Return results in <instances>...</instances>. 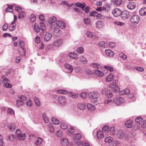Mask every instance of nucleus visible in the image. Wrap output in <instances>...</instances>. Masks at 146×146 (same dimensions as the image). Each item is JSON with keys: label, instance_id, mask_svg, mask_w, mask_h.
I'll return each mask as SVG.
<instances>
[{"label": "nucleus", "instance_id": "b1692460", "mask_svg": "<svg viewBox=\"0 0 146 146\" xmlns=\"http://www.w3.org/2000/svg\"><path fill=\"white\" fill-rule=\"evenodd\" d=\"M123 131L121 130H119L117 133V137L119 139H122L123 137Z\"/></svg>", "mask_w": 146, "mask_h": 146}, {"label": "nucleus", "instance_id": "aec40b11", "mask_svg": "<svg viewBox=\"0 0 146 146\" xmlns=\"http://www.w3.org/2000/svg\"><path fill=\"white\" fill-rule=\"evenodd\" d=\"M140 15L142 16L146 15V7H144L141 8L139 11Z\"/></svg>", "mask_w": 146, "mask_h": 146}, {"label": "nucleus", "instance_id": "bb28decb", "mask_svg": "<svg viewBox=\"0 0 146 146\" xmlns=\"http://www.w3.org/2000/svg\"><path fill=\"white\" fill-rule=\"evenodd\" d=\"M16 128V127L13 123L10 124L8 126L9 130L11 131H14L15 129Z\"/></svg>", "mask_w": 146, "mask_h": 146}, {"label": "nucleus", "instance_id": "6e6d98bb", "mask_svg": "<svg viewBox=\"0 0 146 146\" xmlns=\"http://www.w3.org/2000/svg\"><path fill=\"white\" fill-rule=\"evenodd\" d=\"M7 122L6 121H3L1 123V126L3 127H6L7 126Z\"/></svg>", "mask_w": 146, "mask_h": 146}, {"label": "nucleus", "instance_id": "774afa93", "mask_svg": "<svg viewBox=\"0 0 146 146\" xmlns=\"http://www.w3.org/2000/svg\"><path fill=\"white\" fill-rule=\"evenodd\" d=\"M38 18L40 21H43L44 20V16L43 15H40L38 16Z\"/></svg>", "mask_w": 146, "mask_h": 146}, {"label": "nucleus", "instance_id": "4c0bfd02", "mask_svg": "<svg viewBox=\"0 0 146 146\" xmlns=\"http://www.w3.org/2000/svg\"><path fill=\"white\" fill-rule=\"evenodd\" d=\"M102 130L105 133H107L110 131L109 127L108 125H105L103 127Z\"/></svg>", "mask_w": 146, "mask_h": 146}, {"label": "nucleus", "instance_id": "1a4fd4ad", "mask_svg": "<svg viewBox=\"0 0 146 146\" xmlns=\"http://www.w3.org/2000/svg\"><path fill=\"white\" fill-rule=\"evenodd\" d=\"M121 9L118 8H115L113 10L112 13L115 17H117L121 15Z\"/></svg>", "mask_w": 146, "mask_h": 146}, {"label": "nucleus", "instance_id": "7c9ffc66", "mask_svg": "<svg viewBox=\"0 0 146 146\" xmlns=\"http://www.w3.org/2000/svg\"><path fill=\"white\" fill-rule=\"evenodd\" d=\"M104 24V22L100 21H98L96 23V26L97 28H100Z\"/></svg>", "mask_w": 146, "mask_h": 146}, {"label": "nucleus", "instance_id": "2f4dec72", "mask_svg": "<svg viewBox=\"0 0 146 146\" xmlns=\"http://www.w3.org/2000/svg\"><path fill=\"white\" fill-rule=\"evenodd\" d=\"M24 104V102L20 100H17L16 101V105L17 107L20 106Z\"/></svg>", "mask_w": 146, "mask_h": 146}, {"label": "nucleus", "instance_id": "39448f33", "mask_svg": "<svg viewBox=\"0 0 146 146\" xmlns=\"http://www.w3.org/2000/svg\"><path fill=\"white\" fill-rule=\"evenodd\" d=\"M130 16V13L127 10H124L121 11V17L123 20L127 19L129 18Z\"/></svg>", "mask_w": 146, "mask_h": 146}, {"label": "nucleus", "instance_id": "473e14b6", "mask_svg": "<svg viewBox=\"0 0 146 146\" xmlns=\"http://www.w3.org/2000/svg\"><path fill=\"white\" fill-rule=\"evenodd\" d=\"M68 95L73 98H76L78 97V94L76 93L70 92L68 94Z\"/></svg>", "mask_w": 146, "mask_h": 146}, {"label": "nucleus", "instance_id": "680f3d73", "mask_svg": "<svg viewBox=\"0 0 146 146\" xmlns=\"http://www.w3.org/2000/svg\"><path fill=\"white\" fill-rule=\"evenodd\" d=\"M42 141V139L40 137H38L37 138V145L41 144Z\"/></svg>", "mask_w": 146, "mask_h": 146}, {"label": "nucleus", "instance_id": "338daca9", "mask_svg": "<svg viewBox=\"0 0 146 146\" xmlns=\"http://www.w3.org/2000/svg\"><path fill=\"white\" fill-rule=\"evenodd\" d=\"M80 96L83 98H85L87 96V94L86 92H82L80 94Z\"/></svg>", "mask_w": 146, "mask_h": 146}, {"label": "nucleus", "instance_id": "dca6fc26", "mask_svg": "<svg viewBox=\"0 0 146 146\" xmlns=\"http://www.w3.org/2000/svg\"><path fill=\"white\" fill-rule=\"evenodd\" d=\"M133 121L131 120H129L126 121L125 125L126 127L128 128H131L132 127Z\"/></svg>", "mask_w": 146, "mask_h": 146}, {"label": "nucleus", "instance_id": "6e6552de", "mask_svg": "<svg viewBox=\"0 0 146 146\" xmlns=\"http://www.w3.org/2000/svg\"><path fill=\"white\" fill-rule=\"evenodd\" d=\"M37 44H38V47L39 49L42 50L44 49V45L43 43L40 41V37L37 36Z\"/></svg>", "mask_w": 146, "mask_h": 146}, {"label": "nucleus", "instance_id": "69168bd1", "mask_svg": "<svg viewBox=\"0 0 146 146\" xmlns=\"http://www.w3.org/2000/svg\"><path fill=\"white\" fill-rule=\"evenodd\" d=\"M90 19L89 18H85L84 19V21L85 24H88L90 22Z\"/></svg>", "mask_w": 146, "mask_h": 146}, {"label": "nucleus", "instance_id": "412c9836", "mask_svg": "<svg viewBox=\"0 0 146 146\" xmlns=\"http://www.w3.org/2000/svg\"><path fill=\"white\" fill-rule=\"evenodd\" d=\"M97 136L98 139H101L104 137L103 132L101 131H98L97 133Z\"/></svg>", "mask_w": 146, "mask_h": 146}, {"label": "nucleus", "instance_id": "0e129e2a", "mask_svg": "<svg viewBox=\"0 0 146 146\" xmlns=\"http://www.w3.org/2000/svg\"><path fill=\"white\" fill-rule=\"evenodd\" d=\"M135 68L137 70L142 72L144 71V69L143 68L141 67H135Z\"/></svg>", "mask_w": 146, "mask_h": 146}, {"label": "nucleus", "instance_id": "c9c22d12", "mask_svg": "<svg viewBox=\"0 0 146 146\" xmlns=\"http://www.w3.org/2000/svg\"><path fill=\"white\" fill-rule=\"evenodd\" d=\"M95 73L98 76L102 77L104 75V73L98 69L96 70L95 71Z\"/></svg>", "mask_w": 146, "mask_h": 146}, {"label": "nucleus", "instance_id": "ddd939ff", "mask_svg": "<svg viewBox=\"0 0 146 146\" xmlns=\"http://www.w3.org/2000/svg\"><path fill=\"white\" fill-rule=\"evenodd\" d=\"M128 8L130 10L133 9L136 7L135 3L132 1H130L128 5H127Z\"/></svg>", "mask_w": 146, "mask_h": 146}, {"label": "nucleus", "instance_id": "e433bc0d", "mask_svg": "<svg viewBox=\"0 0 146 146\" xmlns=\"http://www.w3.org/2000/svg\"><path fill=\"white\" fill-rule=\"evenodd\" d=\"M87 106L88 109L91 110L92 111H93L96 109L95 106L90 104H87Z\"/></svg>", "mask_w": 146, "mask_h": 146}, {"label": "nucleus", "instance_id": "9d476101", "mask_svg": "<svg viewBox=\"0 0 146 146\" xmlns=\"http://www.w3.org/2000/svg\"><path fill=\"white\" fill-rule=\"evenodd\" d=\"M57 25L60 28L64 29L66 26V23L64 21L59 20L56 23Z\"/></svg>", "mask_w": 146, "mask_h": 146}, {"label": "nucleus", "instance_id": "423d86ee", "mask_svg": "<svg viewBox=\"0 0 146 146\" xmlns=\"http://www.w3.org/2000/svg\"><path fill=\"white\" fill-rule=\"evenodd\" d=\"M16 133L17 137L19 139L23 140L25 139L26 137L25 134L22 133L19 129L17 130Z\"/></svg>", "mask_w": 146, "mask_h": 146}, {"label": "nucleus", "instance_id": "09e8293b", "mask_svg": "<svg viewBox=\"0 0 146 146\" xmlns=\"http://www.w3.org/2000/svg\"><path fill=\"white\" fill-rule=\"evenodd\" d=\"M115 7H117V6L120 5L121 4L122 1L121 0H115Z\"/></svg>", "mask_w": 146, "mask_h": 146}, {"label": "nucleus", "instance_id": "3c124183", "mask_svg": "<svg viewBox=\"0 0 146 146\" xmlns=\"http://www.w3.org/2000/svg\"><path fill=\"white\" fill-rule=\"evenodd\" d=\"M15 137L14 135H10L8 137L7 140H11L13 141L14 140Z\"/></svg>", "mask_w": 146, "mask_h": 146}, {"label": "nucleus", "instance_id": "a18cd8bd", "mask_svg": "<svg viewBox=\"0 0 146 146\" xmlns=\"http://www.w3.org/2000/svg\"><path fill=\"white\" fill-rule=\"evenodd\" d=\"M36 19V15L33 14H32L31 15L30 17V21L32 22L35 21Z\"/></svg>", "mask_w": 146, "mask_h": 146}, {"label": "nucleus", "instance_id": "72a5a7b5", "mask_svg": "<svg viewBox=\"0 0 146 146\" xmlns=\"http://www.w3.org/2000/svg\"><path fill=\"white\" fill-rule=\"evenodd\" d=\"M51 119L52 120V122L55 125H58L60 123V122L59 121L55 118L52 117V118Z\"/></svg>", "mask_w": 146, "mask_h": 146}, {"label": "nucleus", "instance_id": "37998d69", "mask_svg": "<svg viewBox=\"0 0 146 146\" xmlns=\"http://www.w3.org/2000/svg\"><path fill=\"white\" fill-rule=\"evenodd\" d=\"M42 119L46 123H48L49 122L48 119L46 117L45 114L44 113L42 114Z\"/></svg>", "mask_w": 146, "mask_h": 146}, {"label": "nucleus", "instance_id": "052dcab7", "mask_svg": "<svg viewBox=\"0 0 146 146\" xmlns=\"http://www.w3.org/2000/svg\"><path fill=\"white\" fill-rule=\"evenodd\" d=\"M60 31V29L56 28H54L53 31V32L54 33L59 34Z\"/></svg>", "mask_w": 146, "mask_h": 146}, {"label": "nucleus", "instance_id": "f257e3e1", "mask_svg": "<svg viewBox=\"0 0 146 146\" xmlns=\"http://www.w3.org/2000/svg\"><path fill=\"white\" fill-rule=\"evenodd\" d=\"M100 94L96 92H93L88 94V96L91 101L95 103L98 101V98L100 96Z\"/></svg>", "mask_w": 146, "mask_h": 146}, {"label": "nucleus", "instance_id": "a211bd4d", "mask_svg": "<svg viewBox=\"0 0 146 146\" xmlns=\"http://www.w3.org/2000/svg\"><path fill=\"white\" fill-rule=\"evenodd\" d=\"M73 137L74 140H78L82 138V135L80 133L75 134L73 135Z\"/></svg>", "mask_w": 146, "mask_h": 146}, {"label": "nucleus", "instance_id": "4468645a", "mask_svg": "<svg viewBox=\"0 0 146 146\" xmlns=\"http://www.w3.org/2000/svg\"><path fill=\"white\" fill-rule=\"evenodd\" d=\"M62 43V40L61 39H58L55 41L53 42V44L56 46H60Z\"/></svg>", "mask_w": 146, "mask_h": 146}, {"label": "nucleus", "instance_id": "ea45409f", "mask_svg": "<svg viewBox=\"0 0 146 146\" xmlns=\"http://www.w3.org/2000/svg\"><path fill=\"white\" fill-rule=\"evenodd\" d=\"M84 49L82 47L78 48L77 50V52L79 54H81L83 53Z\"/></svg>", "mask_w": 146, "mask_h": 146}, {"label": "nucleus", "instance_id": "c756f323", "mask_svg": "<svg viewBox=\"0 0 146 146\" xmlns=\"http://www.w3.org/2000/svg\"><path fill=\"white\" fill-rule=\"evenodd\" d=\"M56 20V17H55L53 16L50 18L49 19L48 22L49 24H53Z\"/></svg>", "mask_w": 146, "mask_h": 146}, {"label": "nucleus", "instance_id": "f8f14e48", "mask_svg": "<svg viewBox=\"0 0 146 146\" xmlns=\"http://www.w3.org/2000/svg\"><path fill=\"white\" fill-rule=\"evenodd\" d=\"M52 35L51 33H47L45 35L44 39L45 41L47 42L51 38Z\"/></svg>", "mask_w": 146, "mask_h": 146}, {"label": "nucleus", "instance_id": "603ef678", "mask_svg": "<svg viewBox=\"0 0 146 146\" xmlns=\"http://www.w3.org/2000/svg\"><path fill=\"white\" fill-rule=\"evenodd\" d=\"M57 92L60 94H66L67 93V91L63 90H58Z\"/></svg>", "mask_w": 146, "mask_h": 146}, {"label": "nucleus", "instance_id": "8fccbe9b", "mask_svg": "<svg viewBox=\"0 0 146 146\" xmlns=\"http://www.w3.org/2000/svg\"><path fill=\"white\" fill-rule=\"evenodd\" d=\"M68 131L71 134L74 133L75 132V131L73 126H71L68 129Z\"/></svg>", "mask_w": 146, "mask_h": 146}, {"label": "nucleus", "instance_id": "de8ad7c7", "mask_svg": "<svg viewBox=\"0 0 146 146\" xmlns=\"http://www.w3.org/2000/svg\"><path fill=\"white\" fill-rule=\"evenodd\" d=\"M98 44L100 46L103 48H105L106 43L104 41H101L98 43Z\"/></svg>", "mask_w": 146, "mask_h": 146}, {"label": "nucleus", "instance_id": "c03bdc74", "mask_svg": "<svg viewBox=\"0 0 146 146\" xmlns=\"http://www.w3.org/2000/svg\"><path fill=\"white\" fill-rule=\"evenodd\" d=\"M96 17V18L98 19H103L105 18V17L102 15L101 13H99V14H98L97 13Z\"/></svg>", "mask_w": 146, "mask_h": 146}, {"label": "nucleus", "instance_id": "393cba45", "mask_svg": "<svg viewBox=\"0 0 146 146\" xmlns=\"http://www.w3.org/2000/svg\"><path fill=\"white\" fill-rule=\"evenodd\" d=\"M65 66L66 68L68 69L70 71L69 73H71L73 70V67L72 66L68 63H66L65 64Z\"/></svg>", "mask_w": 146, "mask_h": 146}, {"label": "nucleus", "instance_id": "cd10ccee", "mask_svg": "<svg viewBox=\"0 0 146 146\" xmlns=\"http://www.w3.org/2000/svg\"><path fill=\"white\" fill-rule=\"evenodd\" d=\"M105 95L107 97L111 98L112 97L113 95V94L112 91L110 90H107Z\"/></svg>", "mask_w": 146, "mask_h": 146}, {"label": "nucleus", "instance_id": "f3484780", "mask_svg": "<svg viewBox=\"0 0 146 146\" xmlns=\"http://www.w3.org/2000/svg\"><path fill=\"white\" fill-rule=\"evenodd\" d=\"M75 5L76 6L81 8L83 10H84L86 5L85 3H84V4H82L80 2L76 3H75Z\"/></svg>", "mask_w": 146, "mask_h": 146}, {"label": "nucleus", "instance_id": "2eb2a0df", "mask_svg": "<svg viewBox=\"0 0 146 146\" xmlns=\"http://www.w3.org/2000/svg\"><path fill=\"white\" fill-rule=\"evenodd\" d=\"M130 92V90L129 89H125L120 91L119 93V94L120 95H125L129 94Z\"/></svg>", "mask_w": 146, "mask_h": 146}, {"label": "nucleus", "instance_id": "7ed1b4c3", "mask_svg": "<svg viewBox=\"0 0 146 146\" xmlns=\"http://www.w3.org/2000/svg\"><path fill=\"white\" fill-rule=\"evenodd\" d=\"M45 28L46 26L45 24L42 22H40L39 24V26H38V27H37V33H38L40 30L41 32H40L41 34L40 35L41 36H42L43 35V31L45 29Z\"/></svg>", "mask_w": 146, "mask_h": 146}, {"label": "nucleus", "instance_id": "bf43d9fd", "mask_svg": "<svg viewBox=\"0 0 146 146\" xmlns=\"http://www.w3.org/2000/svg\"><path fill=\"white\" fill-rule=\"evenodd\" d=\"M105 68L106 70H108L110 72H113L114 70L113 67L109 66H105Z\"/></svg>", "mask_w": 146, "mask_h": 146}, {"label": "nucleus", "instance_id": "a19ab883", "mask_svg": "<svg viewBox=\"0 0 146 146\" xmlns=\"http://www.w3.org/2000/svg\"><path fill=\"white\" fill-rule=\"evenodd\" d=\"M113 140V138L110 137H106L105 140L106 142L109 143H111Z\"/></svg>", "mask_w": 146, "mask_h": 146}, {"label": "nucleus", "instance_id": "a878e982", "mask_svg": "<svg viewBox=\"0 0 146 146\" xmlns=\"http://www.w3.org/2000/svg\"><path fill=\"white\" fill-rule=\"evenodd\" d=\"M135 121L137 123L141 124L143 121V120L141 117H138L135 119Z\"/></svg>", "mask_w": 146, "mask_h": 146}, {"label": "nucleus", "instance_id": "f704fd0d", "mask_svg": "<svg viewBox=\"0 0 146 146\" xmlns=\"http://www.w3.org/2000/svg\"><path fill=\"white\" fill-rule=\"evenodd\" d=\"M78 106L79 109L84 110L86 108V104H79Z\"/></svg>", "mask_w": 146, "mask_h": 146}, {"label": "nucleus", "instance_id": "5fc2aeb1", "mask_svg": "<svg viewBox=\"0 0 146 146\" xmlns=\"http://www.w3.org/2000/svg\"><path fill=\"white\" fill-rule=\"evenodd\" d=\"M98 13L96 11H92L90 13V15L91 16L95 17L96 16Z\"/></svg>", "mask_w": 146, "mask_h": 146}, {"label": "nucleus", "instance_id": "f03ea898", "mask_svg": "<svg viewBox=\"0 0 146 146\" xmlns=\"http://www.w3.org/2000/svg\"><path fill=\"white\" fill-rule=\"evenodd\" d=\"M140 21V16L137 15H133L130 18L131 23L134 25H136L138 24Z\"/></svg>", "mask_w": 146, "mask_h": 146}, {"label": "nucleus", "instance_id": "864d4df0", "mask_svg": "<svg viewBox=\"0 0 146 146\" xmlns=\"http://www.w3.org/2000/svg\"><path fill=\"white\" fill-rule=\"evenodd\" d=\"M25 15L24 12H21L18 15V18L19 19H22L24 17Z\"/></svg>", "mask_w": 146, "mask_h": 146}, {"label": "nucleus", "instance_id": "20e7f679", "mask_svg": "<svg viewBox=\"0 0 146 146\" xmlns=\"http://www.w3.org/2000/svg\"><path fill=\"white\" fill-rule=\"evenodd\" d=\"M58 104L61 106H63L66 103V100L65 97L64 96H60L58 98Z\"/></svg>", "mask_w": 146, "mask_h": 146}, {"label": "nucleus", "instance_id": "49530a36", "mask_svg": "<svg viewBox=\"0 0 146 146\" xmlns=\"http://www.w3.org/2000/svg\"><path fill=\"white\" fill-rule=\"evenodd\" d=\"M91 66L93 68H100L101 67V66L97 63H93L91 64Z\"/></svg>", "mask_w": 146, "mask_h": 146}, {"label": "nucleus", "instance_id": "6ab92c4d", "mask_svg": "<svg viewBox=\"0 0 146 146\" xmlns=\"http://www.w3.org/2000/svg\"><path fill=\"white\" fill-rule=\"evenodd\" d=\"M68 140L66 137H64L61 139L60 141L63 145L66 146L68 144Z\"/></svg>", "mask_w": 146, "mask_h": 146}, {"label": "nucleus", "instance_id": "5701e85b", "mask_svg": "<svg viewBox=\"0 0 146 146\" xmlns=\"http://www.w3.org/2000/svg\"><path fill=\"white\" fill-rule=\"evenodd\" d=\"M114 77V75L113 74V73H111L108 76V77L106 79V81L108 82L112 81L113 80Z\"/></svg>", "mask_w": 146, "mask_h": 146}, {"label": "nucleus", "instance_id": "0eeeda50", "mask_svg": "<svg viewBox=\"0 0 146 146\" xmlns=\"http://www.w3.org/2000/svg\"><path fill=\"white\" fill-rule=\"evenodd\" d=\"M113 100L114 102L118 106L123 103L124 101V98H116L114 99Z\"/></svg>", "mask_w": 146, "mask_h": 146}, {"label": "nucleus", "instance_id": "e2e57ef3", "mask_svg": "<svg viewBox=\"0 0 146 146\" xmlns=\"http://www.w3.org/2000/svg\"><path fill=\"white\" fill-rule=\"evenodd\" d=\"M109 46L111 48H113L115 47L116 44L114 42H110L109 44Z\"/></svg>", "mask_w": 146, "mask_h": 146}, {"label": "nucleus", "instance_id": "58836bf2", "mask_svg": "<svg viewBox=\"0 0 146 146\" xmlns=\"http://www.w3.org/2000/svg\"><path fill=\"white\" fill-rule=\"evenodd\" d=\"M69 56L74 59H76L77 58V55L74 52H71L69 55Z\"/></svg>", "mask_w": 146, "mask_h": 146}, {"label": "nucleus", "instance_id": "13d9d810", "mask_svg": "<svg viewBox=\"0 0 146 146\" xmlns=\"http://www.w3.org/2000/svg\"><path fill=\"white\" fill-rule=\"evenodd\" d=\"M80 61L83 62L84 64H86L87 63V60L84 57L81 56L80 58Z\"/></svg>", "mask_w": 146, "mask_h": 146}, {"label": "nucleus", "instance_id": "4be33fe9", "mask_svg": "<svg viewBox=\"0 0 146 146\" xmlns=\"http://www.w3.org/2000/svg\"><path fill=\"white\" fill-rule=\"evenodd\" d=\"M105 52L108 56L110 57H112L114 54V52L110 50H106Z\"/></svg>", "mask_w": 146, "mask_h": 146}, {"label": "nucleus", "instance_id": "c85d7f7f", "mask_svg": "<svg viewBox=\"0 0 146 146\" xmlns=\"http://www.w3.org/2000/svg\"><path fill=\"white\" fill-rule=\"evenodd\" d=\"M141 125V124L136 123V124L133 125L132 126L133 129L134 130H137L140 128Z\"/></svg>", "mask_w": 146, "mask_h": 146}, {"label": "nucleus", "instance_id": "9b49d317", "mask_svg": "<svg viewBox=\"0 0 146 146\" xmlns=\"http://www.w3.org/2000/svg\"><path fill=\"white\" fill-rule=\"evenodd\" d=\"M109 87L115 93L118 92L120 90V89L117 85H115L114 86L110 85Z\"/></svg>", "mask_w": 146, "mask_h": 146}, {"label": "nucleus", "instance_id": "79ce46f5", "mask_svg": "<svg viewBox=\"0 0 146 146\" xmlns=\"http://www.w3.org/2000/svg\"><path fill=\"white\" fill-rule=\"evenodd\" d=\"M61 128L64 130L66 129L67 128V125L64 123H62L60 125Z\"/></svg>", "mask_w": 146, "mask_h": 146}, {"label": "nucleus", "instance_id": "4d7b16f0", "mask_svg": "<svg viewBox=\"0 0 146 146\" xmlns=\"http://www.w3.org/2000/svg\"><path fill=\"white\" fill-rule=\"evenodd\" d=\"M114 23L118 25H120L121 26H123L124 25L123 23L122 22L119 21H115L114 22Z\"/></svg>", "mask_w": 146, "mask_h": 146}]
</instances>
